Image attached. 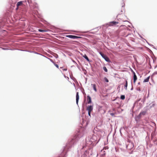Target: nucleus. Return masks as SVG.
<instances>
[{
    "label": "nucleus",
    "mask_w": 157,
    "mask_h": 157,
    "mask_svg": "<svg viewBox=\"0 0 157 157\" xmlns=\"http://www.w3.org/2000/svg\"><path fill=\"white\" fill-rule=\"evenodd\" d=\"M100 54L101 55V56L105 60L108 62H110V60L109 58L107 57L106 55H104L101 52H100Z\"/></svg>",
    "instance_id": "obj_1"
},
{
    "label": "nucleus",
    "mask_w": 157,
    "mask_h": 157,
    "mask_svg": "<svg viewBox=\"0 0 157 157\" xmlns=\"http://www.w3.org/2000/svg\"><path fill=\"white\" fill-rule=\"evenodd\" d=\"M66 36L67 37L73 39H78L80 37L72 35H67Z\"/></svg>",
    "instance_id": "obj_2"
},
{
    "label": "nucleus",
    "mask_w": 157,
    "mask_h": 157,
    "mask_svg": "<svg viewBox=\"0 0 157 157\" xmlns=\"http://www.w3.org/2000/svg\"><path fill=\"white\" fill-rule=\"evenodd\" d=\"M118 22L116 21H113L109 22V26H113L116 25V24H118Z\"/></svg>",
    "instance_id": "obj_3"
},
{
    "label": "nucleus",
    "mask_w": 157,
    "mask_h": 157,
    "mask_svg": "<svg viewBox=\"0 0 157 157\" xmlns=\"http://www.w3.org/2000/svg\"><path fill=\"white\" fill-rule=\"evenodd\" d=\"M87 110L88 111H92L93 110V106L91 105L89 106L87 108Z\"/></svg>",
    "instance_id": "obj_4"
},
{
    "label": "nucleus",
    "mask_w": 157,
    "mask_h": 157,
    "mask_svg": "<svg viewBox=\"0 0 157 157\" xmlns=\"http://www.w3.org/2000/svg\"><path fill=\"white\" fill-rule=\"evenodd\" d=\"M87 102L88 104H90L91 102V98L89 95L87 96Z\"/></svg>",
    "instance_id": "obj_5"
},
{
    "label": "nucleus",
    "mask_w": 157,
    "mask_h": 157,
    "mask_svg": "<svg viewBox=\"0 0 157 157\" xmlns=\"http://www.w3.org/2000/svg\"><path fill=\"white\" fill-rule=\"evenodd\" d=\"M79 99V96L78 92H77L76 94V102L77 104H78V100Z\"/></svg>",
    "instance_id": "obj_6"
},
{
    "label": "nucleus",
    "mask_w": 157,
    "mask_h": 157,
    "mask_svg": "<svg viewBox=\"0 0 157 157\" xmlns=\"http://www.w3.org/2000/svg\"><path fill=\"white\" fill-rule=\"evenodd\" d=\"M133 75H134L133 82H134L135 83L136 82V80H137V76L134 72H133Z\"/></svg>",
    "instance_id": "obj_7"
},
{
    "label": "nucleus",
    "mask_w": 157,
    "mask_h": 157,
    "mask_svg": "<svg viewBox=\"0 0 157 157\" xmlns=\"http://www.w3.org/2000/svg\"><path fill=\"white\" fill-rule=\"evenodd\" d=\"M22 4H23L22 1H20V2H18L17 4V8H18L20 6H21V5H22Z\"/></svg>",
    "instance_id": "obj_8"
},
{
    "label": "nucleus",
    "mask_w": 157,
    "mask_h": 157,
    "mask_svg": "<svg viewBox=\"0 0 157 157\" xmlns=\"http://www.w3.org/2000/svg\"><path fill=\"white\" fill-rule=\"evenodd\" d=\"M146 113L145 111H142L141 112L139 115V117H140L141 115H144Z\"/></svg>",
    "instance_id": "obj_9"
},
{
    "label": "nucleus",
    "mask_w": 157,
    "mask_h": 157,
    "mask_svg": "<svg viewBox=\"0 0 157 157\" xmlns=\"http://www.w3.org/2000/svg\"><path fill=\"white\" fill-rule=\"evenodd\" d=\"M82 56L83 57L85 58L87 60V61L88 62L90 61L89 58L86 54L82 55Z\"/></svg>",
    "instance_id": "obj_10"
},
{
    "label": "nucleus",
    "mask_w": 157,
    "mask_h": 157,
    "mask_svg": "<svg viewBox=\"0 0 157 157\" xmlns=\"http://www.w3.org/2000/svg\"><path fill=\"white\" fill-rule=\"evenodd\" d=\"M91 85L93 86V89L95 91L97 92V90L96 88V85L95 84H92Z\"/></svg>",
    "instance_id": "obj_11"
},
{
    "label": "nucleus",
    "mask_w": 157,
    "mask_h": 157,
    "mask_svg": "<svg viewBox=\"0 0 157 157\" xmlns=\"http://www.w3.org/2000/svg\"><path fill=\"white\" fill-rule=\"evenodd\" d=\"M150 78V76L148 77L146 79H145L144 81V82H147L149 81Z\"/></svg>",
    "instance_id": "obj_12"
},
{
    "label": "nucleus",
    "mask_w": 157,
    "mask_h": 157,
    "mask_svg": "<svg viewBox=\"0 0 157 157\" xmlns=\"http://www.w3.org/2000/svg\"><path fill=\"white\" fill-rule=\"evenodd\" d=\"M125 84L124 86V88L126 90H127V87L128 86V82L127 81H126Z\"/></svg>",
    "instance_id": "obj_13"
},
{
    "label": "nucleus",
    "mask_w": 157,
    "mask_h": 157,
    "mask_svg": "<svg viewBox=\"0 0 157 157\" xmlns=\"http://www.w3.org/2000/svg\"><path fill=\"white\" fill-rule=\"evenodd\" d=\"M38 31L41 32H46L48 31L47 30H42L40 29H38Z\"/></svg>",
    "instance_id": "obj_14"
},
{
    "label": "nucleus",
    "mask_w": 157,
    "mask_h": 157,
    "mask_svg": "<svg viewBox=\"0 0 157 157\" xmlns=\"http://www.w3.org/2000/svg\"><path fill=\"white\" fill-rule=\"evenodd\" d=\"M50 60L52 61V62L54 63V65H55V66H56L57 68H59L58 65L56 64L51 59H50Z\"/></svg>",
    "instance_id": "obj_15"
},
{
    "label": "nucleus",
    "mask_w": 157,
    "mask_h": 157,
    "mask_svg": "<svg viewBox=\"0 0 157 157\" xmlns=\"http://www.w3.org/2000/svg\"><path fill=\"white\" fill-rule=\"evenodd\" d=\"M125 96L124 95H122L121 96V99H122V100H124L125 99Z\"/></svg>",
    "instance_id": "obj_16"
},
{
    "label": "nucleus",
    "mask_w": 157,
    "mask_h": 157,
    "mask_svg": "<svg viewBox=\"0 0 157 157\" xmlns=\"http://www.w3.org/2000/svg\"><path fill=\"white\" fill-rule=\"evenodd\" d=\"M103 69L105 72H107L108 71L107 69L105 67H103Z\"/></svg>",
    "instance_id": "obj_17"
},
{
    "label": "nucleus",
    "mask_w": 157,
    "mask_h": 157,
    "mask_svg": "<svg viewBox=\"0 0 157 157\" xmlns=\"http://www.w3.org/2000/svg\"><path fill=\"white\" fill-rule=\"evenodd\" d=\"M104 79L105 81L106 82H109V80L106 77H105L104 78Z\"/></svg>",
    "instance_id": "obj_18"
},
{
    "label": "nucleus",
    "mask_w": 157,
    "mask_h": 157,
    "mask_svg": "<svg viewBox=\"0 0 157 157\" xmlns=\"http://www.w3.org/2000/svg\"><path fill=\"white\" fill-rule=\"evenodd\" d=\"M91 111H88V115L89 116H90Z\"/></svg>",
    "instance_id": "obj_19"
},
{
    "label": "nucleus",
    "mask_w": 157,
    "mask_h": 157,
    "mask_svg": "<svg viewBox=\"0 0 157 157\" xmlns=\"http://www.w3.org/2000/svg\"><path fill=\"white\" fill-rule=\"evenodd\" d=\"M74 140L73 139H72L71 140V144H73L74 143L72 142Z\"/></svg>",
    "instance_id": "obj_20"
},
{
    "label": "nucleus",
    "mask_w": 157,
    "mask_h": 157,
    "mask_svg": "<svg viewBox=\"0 0 157 157\" xmlns=\"http://www.w3.org/2000/svg\"><path fill=\"white\" fill-rule=\"evenodd\" d=\"M63 70H64V71H67V68L64 69H63Z\"/></svg>",
    "instance_id": "obj_21"
},
{
    "label": "nucleus",
    "mask_w": 157,
    "mask_h": 157,
    "mask_svg": "<svg viewBox=\"0 0 157 157\" xmlns=\"http://www.w3.org/2000/svg\"><path fill=\"white\" fill-rule=\"evenodd\" d=\"M155 74H157V72H155L154 73Z\"/></svg>",
    "instance_id": "obj_22"
},
{
    "label": "nucleus",
    "mask_w": 157,
    "mask_h": 157,
    "mask_svg": "<svg viewBox=\"0 0 157 157\" xmlns=\"http://www.w3.org/2000/svg\"><path fill=\"white\" fill-rule=\"evenodd\" d=\"M111 114L112 115H113V113H111Z\"/></svg>",
    "instance_id": "obj_23"
},
{
    "label": "nucleus",
    "mask_w": 157,
    "mask_h": 157,
    "mask_svg": "<svg viewBox=\"0 0 157 157\" xmlns=\"http://www.w3.org/2000/svg\"><path fill=\"white\" fill-rule=\"evenodd\" d=\"M18 8H17H17H16V10H17L18 9Z\"/></svg>",
    "instance_id": "obj_24"
}]
</instances>
